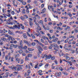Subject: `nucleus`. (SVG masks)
<instances>
[{"label":"nucleus","mask_w":78,"mask_h":78,"mask_svg":"<svg viewBox=\"0 0 78 78\" xmlns=\"http://www.w3.org/2000/svg\"><path fill=\"white\" fill-rule=\"evenodd\" d=\"M13 59H14V58L13 57H12L11 58V61L12 62H13L14 61V60H13Z\"/></svg>","instance_id":"obj_53"},{"label":"nucleus","mask_w":78,"mask_h":78,"mask_svg":"<svg viewBox=\"0 0 78 78\" xmlns=\"http://www.w3.org/2000/svg\"><path fill=\"white\" fill-rule=\"evenodd\" d=\"M47 17H46L44 18V22H47Z\"/></svg>","instance_id":"obj_43"},{"label":"nucleus","mask_w":78,"mask_h":78,"mask_svg":"<svg viewBox=\"0 0 78 78\" xmlns=\"http://www.w3.org/2000/svg\"><path fill=\"white\" fill-rule=\"evenodd\" d=\"M20 59L18 58H17L16 59V61H20Z\"/></svg>","instance_id":"obj_45"},{"label":"nucleus","mask_w":78,"mask_h":78,"mask_svg":"<svg viewBox=\"0 0 78 78\" xmlns=\"http://www.w3.org/2000/svg\"><path fill=\"white\" fill-rule=\"evenodd\" d=\"M28 69H30L31 68V66H30V65H28Z\"/></svg>","instance_id":"obj_62"},{"label":"nucleus","mask_w":78,"mask_h":78,"mask_svg":"<svg viewBox=\"0 0 78 78\" xmlns=\"http://www.w3.org/2000/svg\"><path fill=\"white\" fill-rule=\"evenodd\" d=\"M20 25H21V27H21V28H22V29H23V30L24 29V26H23V25H22V24H20Z\"/></svg>","instance_id":"obj_29"},{"label":"nucleus","mask_w":78,"mask_h":78,"mask_svg":"<svg viewBox=\"0 0 78 78\" xmlns=\"http://www.w3.org/2000/svg\"><path fill=\"white\" fill-rule=\"evenodd\" d=\"M25 60L26 61H29V59H28V57L27 56H26V58H25Z\"/></svg>","instance_id":"obj_31"},{"label":"nucleus","mask_w":78,"mask_h":78,"mask_svg":"<svg viewBox=\"0 0 78 78\" xmlns=\"http://www.w3.org/2000/svg\"><path fill=\"white\" fill-rule=\"evenodd\" d=\"M13 47L14 48H17V45H14Z\"/></svg>","instance_id":"obj_51"},{"label":"nucleus","mask_w":78,"mask_h":78,"mask_svg":"<svg viewBox=\"0 0 78 78\" xmlns=\"http://www.w3.org/2000/svg\"><path fill=\"white\" fill-rule=\"evenodd\" d=\"M42 39H45V40H48V37H47L44 36H42Z\"/></svg>","instance_id":"obj_9"},{"label":"nucleus","mask_w":78,"mask_h":78,"mask_svg":"<svg viewBox=\"0 0 78 78\" xmlns=\"http://www.w3.org/2000/svg\"><path fill=\"white\" fill-rule=\"evenodd\" d=\"M44 67L45 69H47L48 67V64H46L45 65Z\"/></svg>","instance_id":"obj_18"},{"label":"nucleus","mask_w":78,"mask_h":78,"mask_svg":"<svg viewBox=\"0 0 78 78\" xmlns=\"http://www.w3.org/2000/svg\"><path fill=\"white\" fill-rule=\"evenodd\" d=\"M3 42L2 41H0V45H3Z\"/></svg>","instance_id":"obj_44"},{"label":"nucleus","mask_w":78,"mask_h":78,"mask_svg":"<svg viewBox=\"0 0 78 78\" xmlns=\"http://www.w3.org/2000/svg\"><path fill=\"white\" fill-rule=\"evenodd\" d=\"M28 73V75H30L31 73V71L30 70H28L27 71Z\"/></svg>","instance_id":"obj_34"},{"label":"nucleus","mask_w":78,"mask_h":78,"mask_svg":"<svg viewBox=\"0 0 78 78\" xmlns=\"http://www.w3.org/2000/svg\"><path fill=\"white\" fill-rule=\"evenodd\" d=\"M52 57V56L51 55L48 56V55H47L45 54L42 58H45V60H47V59H50Z\"/></svg>","instance_id":"obj_1"},{"label":"nucleus","mask_w":78,"mask_h":78,"mask_svg":"<svg viewBox=\"0 0 78 78\" xmlns=\"http://www.w3.org/2000/svg\"><path fill=\"white\" fill-rule=\"evenodd\" d=\"M54 62L56 65H58V61H57V60H55L54 61Z\"/></svg>","instance_id":"obj_20"},{"label":"nucleus","mask_w":78,"mask_h":78,"mask_svg":"<svg viewBox=\"0 0 78 78\" xmlns=\"http://www.w3.org/2000/svg\"><path fill=\"white\" fill-rule=\"evenodd\" d=\"M42 65H43V64L41 63L40 64L39 66V67H41V66H42Z\"/></svg>","instance_id":"obj_61"},{"label":"nucleus","mask_w":78,"mask_h":78,"mask_svg":"<svg viewBox=\"0 0 78 78\" xmlns=\"http://www.w3.org/2000/svg\"><path fill=\"white\" fill-rule=\"evenodd\" d=\"M4 64H5V65H6V66H9V63H7L6 62H4Z\"/></svg>","instance_id":"obj_41"},{"label":"nucleus","mask_w":78,"mask_h":78,"mask_svg":"<svg viewBox=\"0 0 78 78\" xmlns=\"http://www.w3.org/2000/svg\"><path fill=\"white\" fill-rule=\"evenodd\" d=\"M27 34L28 35V36H29L30 37H31V35H30V34H29V33L28 32H27Z\"/></svg>","instance_id":"obj_50"},{"label":"nucleus","mask_w":78,"mask_h":78,"mask_svg":"<svg viewBox=\"0 0 78 78\" xmlns=\"http://www.w3.org/2000/svg\"><path fill=\"white\" fill-rule=\"evenodd\" d=\"M34 41H35L36 42H37L38 43H39V41L37 40H34Z\"/></svg>","instance_id":"obj_55"},{"label":"nucleus","mask_w":78,"mask_h":78,"mask_svg":"<svg viewBox=\"0 0 78 78\" xmlns=\"http://www.w3.org/2000/svg\"><path fill=\"white\" fill-rule=\"evenodd\" d=\"M37 58V56H34V59H36Z\"/></svg>","instance_id":"obj_64"},{"label":"nucleus","mask_w":78,"mask_h":78,"mask_svg":"<svg viewBox=\"0 0 78 78\" xmlns=\"http://www.w3.org/2000/svg\"><path fill=\"white\" fill-rule=\"evenodd\" d=\"M54 47H55L56 48H58V45L56 44H54Z\"/></svg>","instance_id":"obj_39"},{"label":"nucleus","mask_w":78,"mask_h":78,"mask_svg":"<svg viewBox=\"0 0 78 78\" xmlns=\"http://www.w3.org/2000/svg\"><path fill=\"white\" fill-rule=\"evenodd\" d=\"M8 55H7L5 56V60H8Z\"/></svg>","instance_id":"obj_28"},{"label":"nucleus","mask_w":78,"mask_h":78,"mask_svg":"<svg viewBox=\"0 0 78 78\" xmlns=\"http://www.w3.org/2000/svg\"><path fill=\"white\" fill-rule=\"evenodd\" d=\"M71 53H73L74 52H75V50H72V51H71Z\"/></svg>","instance_id":"obj_59"},{"label":"nucleus","mask_w":78,"mask_h":78,"mask_svg":"<svg viewBox=\"0 0 78 78\" xmlns=\"http://www.w3.org/2000/svg\"><path fill=\"white\" fill-rule=\"evenodd\" d=\"M8 15H7V17H10V16H11V15L9 13H8Z\"/></svg>","instance_id":"obj_60"},{"label":"nucleus","mask_w":78,"mask_h":78,"mask_svg":"<svg viewBox=\"0 0 78 78\" xmlns=\"http://www.w3.org/2000/svg\"><path fill=\"white\" fill-rule=\"evenodd\" d=\"M23 37L24 38L26 39V38H27V34H23Z\"/></svg>","instance_id":"obj_17"},{"label":"nucleus","mask_w":78,"mask_h":78,"mask_svg":"<svg viewBox=\"0 0 78 78\" xmlns=\"http://www.w3.org/2000/svg\"><path fill=\"white\" fill-rule=\"evenodd\" d=\"M3 57H4L5 56V53L4 52H3Z\"/></svg>","instance_id":"obj_57"},{"label":"nucleus","mask_w":78,"mask_h":78,"mask_svg":"<svg viewBox=\"0 0 78 78\" xmlns=\"http://www.w3.org/2000/svg\"><path fill=\"white\" fill-rule=\"evenodd\" d=\"M22 5H25L27 4V2H22Z\"/></svg>","instance_id":"obj_19"},{"label":"nucleus","mask_w":78,"mask_h":78,"mask_svg":"<svg viewBox=\"0 0 78 78\" xmlns=\"http://www.w3.org/2000/svg\"><path fill=\"white\" fill-rule=\"evenodd\" d=\"M19 52L20 53H23V51H22V50H20L19 51Z\"/></svg>","instance_id":"obj_36"},{"label":"nucleus","mask_w":78,"mask_h":78,"mask_svg":"<svg viewBox=\"0 0 78 78\" xmlns=\"http://www.w3.org/2000/svg\"><path fill=\"white\" fill-rule=\"evenodd\" d=\"M4 35H5V37H8V38H10V36L8 34L5 35L4 34H2L1 35L2 36H4Z\"/></svg>","instance_id":"obj_7"},{"label":"nucleus","mask_w":78,"mask_h":78,"mask_svg":"<svg viewBox=\"0 0 78 78\" xmlns=\"http://www.w3.org/2000/svg\"><path fill=\"white\" fill-rule=\"evenodd\" d=\"M55 75L56 76H60L61 75V73L60 72L58 73H56L55 74Z\"/></svg>","instance_id":"obj_6"},{"label":"nucleus","mask_w":78,"mask_h":78,"mask_svg":"<svg viewBox=\"0 0 78 78\" xmlns=\"http://www.w3.org/2000/svg\"><path fill=\"white\" fill-rule=\"evenodd\" d=\"M40 22L41 25H43V21H42L41 20H40Z\"/></svg>","instance_id":"obj_40"},{"label":"nucleus","mask_w":78,"mask_h":78,"mask_svg":"<svg viewBox=\"0 0 78 78\" xmlns=\"http://www.w3.org/2000/svg\"><path fill=\"white\" fill-rule=\"evenodd\" d=\"M40 2L41 3H44V1H43V0H40Z\"/></svg>","instance_id":"obj_48"},{"label":"nucleus","mask_w":78,"mask_h":78,"mask_svg":"<svg viewBox=\"0 0 78 78\" xmlns=\"http://www.w3.org/2000/svg\"><path fill=\"white\" fill-rule=\"evenodd\" d=\"M59 69V70L60 71H62V72L63 71V68H62V67H60Z\"/></svg>","instance_id":"obj_23"},{"label":"nucleus","mask_w":78,"mask_h":78,"mask_svg":"<svg viewBox=\"0 0 78 78\" xmlns=\"http://www.w3.org/2000/svg\"><path fill=\"white\" fill-rule=\"evenodd\" d=\"M22 44H23V42L22 41V40H21L20 44V45H22Z\"/></svg>","instance_id":"obj_46"},{"label":"nucleus","mask_w":78,"mask_h":78,"mask_svg":"<svg viewBox=\"0 0 78 78\" xmlns=\"http://www.w3.org/2000/svg\"><path fill=\"white\" fill-rule=\"evenodd\" d=\"M42 70H39L38 71V73H42Z\"/></svg>","instance_id":"obj_47"},{"label":"nucleus","mask_w":78,"mask_h":78,"mask_svg":"<svg viewBox=\"0 0 78 78\" xmlns=\"http://www.w3.org/2000/svg\"><path fill=\"white\" fill-rule=\"evenodd\" d=\"M40 41L41 42H42V43H44V40L42 39H41Z\"/></svg>","instance_id":"obj_37"},{"label":"nucleus","mask_w":78,"mask_h":78,"mask_svg":"<svg viewBox=\"0 0 78 78\" xmlns=\"http://www.w3.org/2000/svg\"><path fill=\"white\" fill-rule=\"evenodd\" d=\"M15 56V58H17V57H19V54H17V55H16Z\"/></svg>","instance_id":"obj_52"},{"label":"nucleus","mask_w":78,"mask_h":78,"mask_svg":"<svg viewBox=\"0 0 78 78\" xmlns=\"http://www.w3.org/2000/svg\"><path fill=\"white\" fill-rule=\"evenodd\" d=\"M16 25H15V26H13V28H18V29L19 30V29L20 28V25H19V23H16Z\"/></svg>","instance_id":"obj_3"},{"label":"nucleus","mask_w":78,"mask_h":78,"mask_svg":"<svg viewBox=\"0 0 78 78\" xmlns=\"http://www.w3.org/2000/svg\"><path fill=\"white\" fill-rule=\"evenodd\" d=\"M31 36H32V38H33V39H35L36 38V37H35V36L33 35V34H31Z\"/></svg>","instance_id":"obj_26"},{"label":"nucleus","mask_w":78,"mask_h":78,"mask_svg":"<svg viewBox=\"0 0 78 78\" xmlns=\"http://www.w3.org/2000/svg\"><path fill=\"white\" fill-rule=\"evenodd\" d=\"M37 49L39 51L40 54L41 53V51H43V49L41 46H39L37 48Z\"/></svg>","instance_id":"obj_4"},{"label":"nucleus","mask_w":78,"mask_h":78,"mask_svg":"<svg viewBox=\"0 0 78 78\" xmlns=\"http://www.w3.org/2000/svg\"><path fill=\"white\" fill-rule=\"evenodd\" d=\"M66 59L67 61H69V60H70V58L67 56L66 57Z\"/></svg>","instance_id":"obj_13"},{"label":"nucleus","mask_w":78,"mask_h":78,"mask_svg":"<svg viewBox=\"0 0 78 78\" xmlns=\"http://www.w3.org/2000/svg\"><path fill=\"white\" fill-rule=\"evenodd\" d=\"M32 45H33V46H34V45H35V43H34V42H33L32 43Z\"/></svg>","instance_id":"obj_56"},{"label":"nucleus","mask_w":78,"mask_h":78,"mask_svg":"<svg viewBox=\"0 0 78 78\" xmlns=\"http://www.w3.org/2000/svg\"><path fill=\"white\" fill-rule=\"evenodd\" d=\"M23 42L25 43V44H27L28 46H30V44H29V42H28V41L26 40H23Z\"/></svg>","instance_id":"obj_8"},{"label":"nucleus","mask_w":78,"mask_h":78,"mask_svg":"<svg viewBox=\"0 0 78 78\" xmlns=\"http://www.w3.org/2000/svg\"><path fill=\"white\" fill-rule=\"evenodd\" d=\"M11 13L12 15H14L15 14V13L14 12V11H12L11 12Z\"/></svg>","instance_id":"obj_38"},{"label":"nucleus","mask_w":78,"mask_h":78,"mask_svg":"<svg viewBox=\"0 0 78 78\" xmlns=\"http://www.w3.org/2000/svg\"><path fill=\"white\" fill-rule=\"evenodd\" d=\"M7 6L8 7H9H9L11 6V5L9 4H7Z\"/></svg>","instance_id":"obj_58"},{"label":"nucleus","mask_w":78,"mask_h":78,"mask_svg":"<svg viewBox=\"0 0 78 78\" xmlns=\"http://www.w3.org/2000/svg\"><path fill=\"white\" fill-rule=\"evenodd\" d=\"M17 67H18L17 68V70H20V69H22V66H20V65H17Z\"/></svg>","instance_id":"obj_5"},{"label":"nucleus","mask_w":78,"mask_h":78,"mask_svg":"<svg viewBox=\"0 0 78 78\" xmlns=\"http://www.w3.org/2000/svg\"><path fill=\"white\" fill-rule=\"evenodd\" d=\"M67 44H65L64 45V49L65 50H67V51H72V48H67Z\"/></svg>","instance_id":"obj_2"},{"label":"nucleus","mask_w":78,"mask_h":78,"mask_svg":"<svg viewBox=\"0 0 78 78\" xmlns=\"http://www.w3.org/2000/svg\"><path fill=\"white\" fill-rule=\"evenodd\" d=\"M46 10V9H45L44 8V9H43L42 10V12H41V14L44 13V12H45V11Z\"/></svg>","instance_id":"obj_14"},{"label":"nucleus","mask_w":78,"mask_h":78,"mask_svg":"<svg viewBox=\"0 0 78 78\" xmlns=\"http://www.w3.org/2000/svg\"><path fill=\"white\" fill-rule=\"evenodd\" d=\"M37 66H38V64H37L34 66V69H37Z\"/></svg>","instance_id":"obj_25"},{"label":"nucleus","mask_w":78,"mask_h":78,"mask_svg":"<svg viewBox=\"0 0 78 78\" xmlns=\"http://www.w3.org/2000/svg\"><path fill=\"white\" fill-rule=\"evenodd\" d=\"M23 60L21 59V63H20V64H23Z\"/></svg>","instance_id":"obj_32"},{"label":"nucleus","mask_w":78,"mask_h":78,"mask_svg":"<svg viewBox=\"0 0 78 78\" xmlns=\"http://www.w3.org/2000/svg\"><path fill=\"white\" fill-rule=\"evenodd\" d=\"M8 73H9L8 72H6L5 73V75H6V76H3V78H7V77H8Z\"/></svg>","instance_id":"obj_10"},{"label":"nucleus","mask_w":78,"mask_h":78,"mask_svg":"<svg viewBox=\"0 0 78 78\" xmlns=\"http://www.w3.org/2000/svg\"><path fill=\"white\" fill-rule=\"evenodd\" d=\"M68 41H68V40H66L65 41V43H67V42H68Z\"/></svg>","instance_id":"obj_63"},{"label":"nucleus","mask_w":78,"mask_h":78,"mask_svg":"<svg viewBox=\"0 0 78 78\" xmlns=\"http://www.w3.org/2000/svg\"><path fill=\"white\" fill-rule=\"evenodd\" d=\"M29 23H30V27H32V26H33V22L30 21Z\"/></svg>","instance_id":"obj_15"},{"label":"nucleus","mask_w":78,"mask_h":78,"mask_svg":"<svg viewBox=\"0 0 78 78\" xmlns=\"http://www.w3.org/2000/svg\"><path fill=\"white\" fill-rule=\"evenodd\" d=\"M24 17L25 18V19H28V16L26 15H24Z\"/></svg>","instance_id":"obj_35"},{"label":"nucleus","mask_w":78,"mask_h":78,"mask_svg":"<svg viewBox=\"0 0 78 78\" xmlns=\"http://www.w3.org/2000/svg\"><path fill=\"white\" fill-rule=\"evenodd\" d=\"M20 18L22 20H24V18H23V17L22 16H21V17Z\"/></svg>","instance_id":"obj_49"},{"label":"nucleus","mask_w":78,"mask_h":78,"mask_svg":"<svg viewBox=\"0 0 78 78\" xmlns=\"http://www.w3.org/2000/svg\"><path fill=\"white\" fill-rule=\"evenodd\" d=\"M55 59V56L52 57L51 58V60H54Z\"/></svg>","instance_id":"obj_27"},{"label":"nucleus","mask_w":78,"mask_h":78,"mask_svg":"<svg viewBox=\"0 0 78 78\" xmlns=\"http://www.w3.org/2000/svg\"><path fill=\"white\" fill-rule=\"evenodd\" d=\"M36 35L37 36H41V35H40V33H39V32H38V34H36Z\"/></svg>","instance_id":"obj_24"},{"label":"nucleus","mask_w":78,"mask_h":78,"mask_svg":"<svg viewBox=\"0 0 78 78\" xmlns=\"http://www.w3.org/2000/svg\"><path fill=\"white\" fill-rule=\"evenodd\" d=\"M20 47L22 49H24V47L22 45H21Z\"/></svg>","instance_id":"obj_54"},{"label":"nucleus","mask_w":78,"mask_h":78,"mask_svg":"<svg viewBox=\"0 0 78 78\" xmlns=\"http://www.w3.org/2000/svg\"><path fill=\"white\" fill-rule=\"evenodd\" d=\"M3 17H4L5 18H7V17H6L7 16V15H6V14H3Z\"/></svg>","instance_id":"obj_21"},{"label":"nucleus","mask_w":78,"mask_h":78,"mask_svg":"<svg viewBox=\"0 0 78 78\" xmlns=\"http://www.w3.org/2000/svg\"><path fill=\"white\" fill-rule=\"evenodd\" d=\"M37 28V30H39V31H41V28L40 27V26H38Z\"/></svg>","instance_id":"obj_22"},{"label":"nucleus","mask_w":78,"mask_h":78,"mask_svg":"<svg viewBox=\"0 0 78 78\" xmlns=\"http://www.w3.org/2000/svg\"><path fill=\"white\" fill-rule=\"evenodd\" d=\"M24 24L26 25V26H28V23L24 22Z\"/></svg>","instance_id":"obj_42"},{"label":"nucleus","mask_w":78,"mask_h":78,"mask_svg":"<svg viewBox=\"0 0 78 78\" xmlns=\"http://www.w3.org/2000/svg\"><path fill=\"white\" fill-rule=\"evenodd\" d=\"M8 33L10 35H14V34L13 33L11 32L9 30Z\"/></svg>","instance_id":"obj_11"},{"label":"nucleus","mask_w":78,"mask_h":78,"mask_svg":"<svg viewBox=\"0 0 78 78\" xmlns=\"http://www.w3.org/2000/svg\"><path fill=\"white\" fill-rule=\"evenodd\" d=\"M32 56H33V55L32 54H30L28 55V57H32Z\"/></svg>","instance_id":"obj_33"},{"label":"nucleus","mask_w":78,"mask_h":78,"mask_svg":"<svg viewBox=\"0 0 78 78\" xmlns=\"http://www.w3.org/2000/svg\"><path fill=\"white\" fill-rule=\"evenodd\" d=\"M1 40L2 41H6V42H8V41H7V40L6 39V38H4L3 37L1 38Z\"/></svg>","instance_id":"obj_12"},{"label":"nucleus","mask_w":78,"mask_h":78,"mask_svg":"<svg viewBox=\"0 0 78 78\" xmlns=\"http://www.w3.org/2000/svg\"><path fill=\"white\" fill-rule=\"evenodd\" d=\"M9 38H10L11 40L12 41H14V38L12 37H10Z\"/></svg>","instance_id":"obj_30"},{"label":"nucleus","mask_w":78,"mask_h":78,"mask_svg":"<svg viewBox=\"0 0 78 78\" xmlns=\"http://www.w3.org/2000/svg\"><path fill=\"white\" fill-rule=\"evenodd\" d=\"M11 69L12 70V69H15V70H16V69H17V67H14V66H12V67H11Z\"/></svg>","instance_id":"obj_16"}]
</instances>
